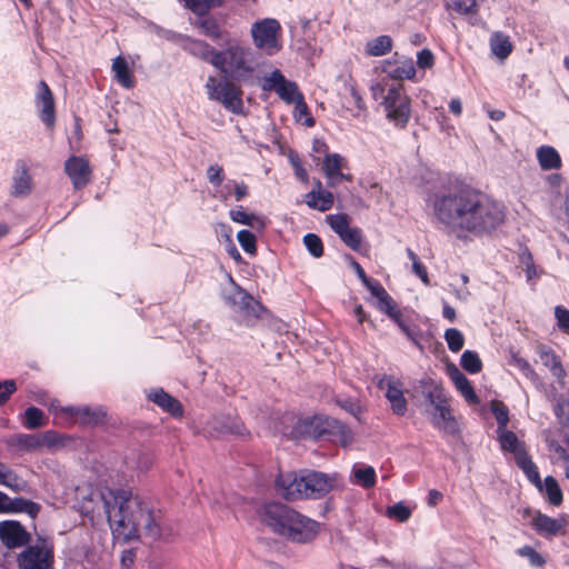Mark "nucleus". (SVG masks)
<instances>
[{
  "mask_svg": "<svg viewBox=\"0 0 569 569\" xmlns=\"http://www.w3.org/2000/svg\"><path fill=\"white\" fill-rule=\"evenodd\" d=\"M516 462H517L518 467L527 476L528 480L532 485H535L539 490H542V481L540 479L538 468L532 462L530 457L527 453H520V456L517 457Z\"/></svg>",
  "mask_w": 569,
  "mask_h": 569,
  "instance_id": "obj_42",
  "label": "nucleus"
},
{
  "mask_svg": "<svg viewBox=\"0 0 569 569\" xmlns=\"http://www.w3.org/2000/svg\"><path fill=\"white\" fill-rule=\"evenodd\" d=\"M508 363L517 368L530 381L537 382L539 380L535 369L525 358L520 357L519 353L511 351Z\"/></svg>",
  "mask_w": 569,
  "mask_h": 569,
  "instance_id": "obj_45",
  "label": "nucleus"
},
{
  "mask_svg": "<svg viewBox=\"0 0 569 569\" xmlns=\"http://www.w3.org/2000/svg\"><path fill=\"white\" fill-rule=\"evenodd\" d=\"M0 486H4L14 492H20L26 489L27 482L9 466L0 461Z\"/></svg>",
  "mask_w": 569,
  "mask_h": 569,
  "instance_id": "obj_36",
  "label": "nucleus"
},
{
  "mask_svg": "<svg viewBox=\"0 0 569 569\" xmlns=\"http://www.w3.org/2000/svg\"><path fill=\"white\" fill-rule=\"evenodd\" d=\"M380 387L387 388L386 398L390 402L392 412L399 417L405 416L408 405L403 396L402 382L393 376H386L381 379Z\"/></svg>",
  "mask_w": 569,
  "mask_h": 569,
  "instance_id": "obj_19",
  "label": "nucleus"
},
{
  "mask_svg": "<svg viewBox=\"0 0 569 569\" xmlns=\"http://www.w3.org/2000/svg\"><path fill=\"white\" fill-rule=\"evenodd\" d=\"M224 299L236 313L244 317H258L262 309L257 300L238 286H233Z\"/></svg>",
  "mask_w": 569,
  "mask_h": 569,
  "instance_id": "obj_15",
  "label": "nucleus"
},
{
  "mask_svg": "<svg viewBox=\"0 0 569 569\" xmlns=\"http://www.w3.org/2000/svg\"><path fill=\"white\" fill-rule=\"evenodd\" d=\"M422 395L425 398V409H433L438 406L446 403V401H450V396L441 386V383L437 382L431 378H426L421 380Z\"/></svg>",
  "mask_w": 569,
  "mask_h": 569,
  "instance_id": "obj_23",
  "label": "nucleus"
},
{
  "mask_svg": "<svg viewBox=\"0 0 569 569\" xmlns=\"http://www.w3.org/2000/svg\"><path fill=\"white\" fill-rule=\"evenodd\" d=\"M222 0H186V6L194 13L206 14L211 8L220 7Z\"/></svg>",
  "mask_w": 569,
  "mask_h": 569,
  "instance_id": "obj_52",
  "label": "nucleus"
},
{
  "mask_svg": "<svg viewBox=\"0 0 569 569\" xmlns=\"http://www.w3.org/2000/svg\"><path fill=\"white\" fill-rule=\"evenodd\" d=\"M229 217L236 223L248 226L258 230H262L266 227V222L262 217L247 212L241 206L231 209L229 211Z\"/></svg>",
  "mask_w": 569,
  "mask_h": 569,
  "instance_id": "obj_35",
  "label": "nucleus"
},
{
  "mask_svg": "<svg viewBox=\"0 0 569 569\" xmlns=\"http://www.w3.org/2000/svg\"><path fill=\"white\" fill-rule=\"evenodd\" d=\"M292 104H295V118L298 121H302L307 127H312L315 124V120L309 114L308 106L305 102L303 94L299 99H297Z\"/></svg>",
  "mask_w": 569,
  "mask_h": 569,
  "instance_id": "obj_53",
  "label": "nucleus"
},
{
  "mask_svg": "<svg viewBox=\"0 0 569 569\" xmlns=\"http://www.w3.org/2000/svg\"><path fill=\"white\" fill-rule=\"evenodd\" d=\"M491 410L498 423L497 430L507 428L509 422L508 408L501 402H493L491 406Z\"/></svg>",
  "mask_w": 569,
  "mask_h": 569,
  "instance_id": "obj_57",
  "label": "nucleus"
},
{
  "mask_svg": "<svg viewBox=\"0 0 569 569\" xmlns=\"http://www.w3.org/2000/svg\"><path fill=\"white\" fill-rule=\"evenodd\" d=\"M433 428L445 435H456L459 432V422L453 416L450 401L433 409H425Z\"/></svg>",
  "mask_w": 569,
  "mask_h": 569,
  "instance_id": "obj_14",
  "label": "nucleus"
},
{
  "mask_svg": "<svg viewBox=\"0 0 569 569\" xmlns=\"http://www.w3.org/2000/svg\"><path fill=\"white\" fill-rule=\"evenodd\" d=\"M237 240L239 242V244L241 246V248L247 252V253H254L256 250H257V247H256V237L252 232L248 231V230H240L237 234Z\"/></svg>",
  "mask_w": 569,
  "mask_h": 569,
  "instance_id": "obj_56",
  "label": "nucleus"
},
{
  "mask_svg": "<svg viewBox=\"0 0 569 569\" xmlns=\"http://www.w3.org/2000/svg\"><path fill=\"white\" fill-rule=\"evenodd\" d=\"M485 0H447L446 7L460 16L473 17L479 12L480 4Z\"/></svg>",
  "mask_w": 569,
  "mask_h": 569,
  "instance_id": "obj_41",
  "label": "nucleus"
},
{
  "mask_svg": "<svg viewBox=\"0 0 569 569\" xmlns=\"http://www.w3.org/2000/svg\"><path fill=\"white\" fill-rule=\"evenodd\" d=\"M349 92H350L349 103L352 104V108H351L352 114L355 117H359L361 114V112H363L366 109L365 101L353 86H349Z\"/></svg>",
  "mask_w": 569,
  "mask_h": 569,
  "instance_id": "obj_61",
  "label": "nucleus"
},
{
  "mask_svg": "<svg viewBox=\"0 0 569 569\" xmlns=\"http://www.w3.org/2000/svg\"><path fill=\"white\" fill-rule=\"evenodd\" d=\"M326 220L346 246L355 251H358L361 248V230L359 228L350 227L346 214H329Z\"/></svg>",
  "mask_w": 569,
  "mask_h": 569,
  "instance_id": "obj_13",
  "label": "nucleus"
},
{
  "mask_svg": "<svg viewBox=\"0 0 569 569\" xmlns=\"http://www.w3.org/2000/svg\"><path fill=\"white\" fill-rule=\"evenodd\" d=\"M567 525V516L561 515L558 518H551L540 511H537L531 520V526L539 536L548 539L565 535Z\"/></svg>",
  "mask_w": 569,
  "mask_h": 569,
  "instance_id": "obj_17",
  "label": "nucleus"
},
{
  "mask_svg": "<svg viewBox=\"0 0 569 569\" xmlns=\"http://www.w3.org/2000/svg\"><path fill=\"white\" fill-rule=\"evenodd\" d=\"M0 540L10 549L22 547L28 542V533L16 521L0 522Z\"/></svg>",
  "mask_w": 569,
  "mask_h": 569,
  "instance_id": "obj_22",
  "label": "nucleus"
},
{
  "mask_svg": "<svg viewBox=\"0 0 569 569\" xmlns=\"http://www.w3.org/2000/svg\"><path fill=\"white\" fill-rule=\"evenodd\" d=\"M303 244L312 257L320 258L323 254V244L319 236L307 233L303 237Z\"/></svg>",
  "mask_w": 569,
  "mask_h": 569,
  "instance_id": "obj_55",
  "label": "nucleus"
},
{
  "mask_svg": "<svg viewBox=\"0 0 569 569\" xmlns=\"http://www.w3.org/2000/svg\"><path fill=\"white\" fill-rule=\"evenodd\" d=\"M181 48L191 56L210 63L212 67L219 51L209 43L190 37L182 38Z\"/></svg>",
  "mask_w": 569,
  "mask_h": 569,
  "instance_id": "obj_25",
  "label": "nucleus"
},
{
  "mask_svg": "<svg viewBox=\"0 0 569 569\" xmlns=\"http://www.w3.org/2000/svg\"><path fill=\"white\" fill-rule=\"evenodd\" d=\"M148 398L163 411L173 417H182L183 407L178 399L167 393L163 389L151 390Z\"/></svg>",
  "mask_w": 569,
  "mask_h": 569,
  "instance_id": "obj_27",
  "label": "nucleus"
},
{
  "mask_svg": "<svg viewBox=\"0 0 569 569\" xmlns=\"http://www.w3.org/2000/svg\"><path fill=\"white\" fill-rule=\"evenodd\" d=\"M370 293L378 300L377 308L385 312L388 317H391L392 313L399 311L396 301L380 283L373 284Z\"/></svg>",
  "mask_w": 569,
  "mask_h": 569,
  "instance_id": "obj_37",
  "label": "nucleus"
},
{
  "mask_svg": "<svg viewBox=\"0 0 569 569\" xmlns=\"http://www.w3.org/2000/svg\"><path fill=\"white\" fill-rule=\"evenodd\" d=\"M447 373L452 381L456 389L460 392V395L463 397V399L469 405H478L479 403V397L477 396L473 387L471 386L468 378L459 370V368L450 363L447 366Z\"/></svg>",
  "mask_w": 569,
  "mask_h": 569,
  "instance_id": "obj_24",
  "label": "nucleus"
},
{
  "mask_svg": "<svg viewBox=\"0 0 569 569\" xmlns=\"http://www.w3.org/2000/svg\"><path fill=\"white\" fill-rule=\"evenodd\" d=\"M537 353L543 366L550 370L551 375L559 381H562L566 376V371L559 356H557L551 348L543 345L538 347Z\"/></svg>",
  "mask_w": 569,
  "mask_h": 569,
  "instance_id": "obj_30",
  "label": "nucleus"
},
{
  "mask_svg": "<svg viewBox=\"0 0 569 569\" xmlns=\"http://www.w3.org/2000/svg\"><path fill=\"white\" fill-rule=\"evenodd\" d=\"M8 513L10 512H26L31 517H36L40 511V506L33 501L27 500L24 498H11V503H9Z\"/></svg>",
  "mask_w": 569,
  "mask_h": 569,
  "instance_id": "obj_46",
  "label": "nucleus"
},
{
  "mask_svg": "<svg viewBox=\"0 0 569 569\" xmlns=\"http://www.w3.org/2000/svg\"><path fill=\"white\" fill-rule=\"evenodd\" d=\"M392 39L387 34L371 39L366 44V53L371 57H380L392 50Z\"/></svg>",
  "mask_w": 569,
  "mask_h": 569,
  "instance_id": "obj_43",
  "label": "nucleus"
},
{
  "mask_svg": "<svg viewBox=\"0 0 569 569\" xmlns=\"http://www.w3.org/2000/svg\"><path fill=\"white\" fill-rule=\"evenodd\" d=\"M277 492L287 500L320 499L340 485L337 473L305 470L280 472L274 481Z\"/></svg>",
  "mask_w": 569,
  "mask_h": 569,
  "instance_id": "obj_3",
  "label": "nucleus"
},
{
  "mask_svg": "<svg viewBox=\"0 0 569 569\" xmlns=\"http://www.w3.org/2000/svg\"><path fill=\"white\" fill-rule=\"evenodd\" d=\"M558 329L569 336V310L563 306H556L553 310Z\"/></svg>",
  "mask_w": 569,
  "mask_h": 569,
  "instance_id": "obj_58",
  "label": "nucleus"
},
{
  "mask_svg": "<svg viewBox=\"0 0 569 569\" xmlns=\"http://www.w3.org/2000/svg\"><path fill=\"white\" fill-rule=\"evenodd\" d=\"M64 172L76 190L86 187L92 177L89 161L83 157L72 156L64 162Z\"/></svg>",
  "mask_w": 569,
  "mask_h": 569,
  "instance_id": "obj_18",
  "label": "nucleus"
},
{
  "mask_svg": "<svg viewBox=\"0 0 569 569\" xmlns=\"http://www.w3.org/2000/svg\"><path fill=\"white\" fill-rule=\"evenodd\" d=\"M431 207L437 228L458 239L489 233L505 220L499 202L472 189L437 193Z\"/></svg>",
  "mask_w": 569,
  "mask_h": 569,
  "instance_id": "obj_1",
  "label": "nucleus"
},
{
  "mask_svg": "<svg viewBox=\"0 0 569 569\" xmlns=\"http://www.w3.org/2000/svg\"><path fill=\"white\" fill-rule=\"evenodd\" d=\"M538 162L543 170L559 169L561 159L558 151L550 146H542L537 150Z\"/></svg>",
  "mask_w": 569,
  "mask_h": 569,
  "instance_id": "obj_39",
  "label": "nucleus"
},
{
  "mask_svg": "<svg viewBox=\"0 0 569 569\" xmlns=\"http://www.w3.org/2000/svg\"><path fill=\"white\" fill-rule=\"evenodd\" d=\"M32 190V177L24 162L17 164L12 177L11 194L14 197H26Z\"/></svg>",
  "mask_w": 569,
  "mask_h": 569,
  "instance_id": "obj_28",
  "label": "nucleus"
},
{
  "mask_svg": "<svg viewBox=\"0 0 569 569\" xmlns=\"http://www.w3.org/2000/svg\"><path fill=\"white\" fill-rule=\"evenodd\" d=\"M198 26L201 28L202 33L212 40L222 37V30L213 18H203L199 21Z\"/></svg>",
  "mask_w": 569,
  "mask_h": 569,
  "instance_id": "obj_54",
  "label": "nucleus"
},
{
  "mask_svg": "<svg viewBox=\"0 0 569 569\" xmlns=\"http://www.w3.org/2000/svg\"><path fill=\"white\" fill-rule=\"evenodd\" d=\"M19 569H54V546L50 539L39 538L17 557Z\"/></svg>",
  "mask_w": 569,
  "mask_h": 569,
  "instance_id": "obj_8",
  "label": "nucleus"
},
{
  "mask_svg": "<svg viewBox=\"0 0 569 569\" xmlns=\"http://www.w3.org/2000/svg\"><path fill=\"white\" fill-rule=\"evenodd\" d=\"M443 339L451 352H459L465 345L462 332L456 328H449L445 331Z\"/></svg>",
  "mask_w": 569,
  "mask_h": 569,
  "instance_id": "obj_50",
  "label": "nucleus"
},
{
  "mask_svg": "<svg viewBox=\"0 0 569 569\" xmlns=\"http://www.w3.org/2000/svg\"><path fill=\"white\" fill-rule=\"evenodd\" d=\"M381 71L392 80L412 79L416 76V68L411 59L400 61L385 60L381 63Z\"/></svg>",
  "mask_w": 569,
  "mask_h": 569,
  "instance_id": "obj_26",
  "label": "nucleus"
},
{
  "mask_svg": "<svg viewBox=\"0 0 569 569\" xmlns=\"http://www.w3.org/2000/svg\"><path fill=\"white\" fill-rule=\"evenodd\" d=\"M79 508L92 521L106 517L118 540H131L141 523L150 529V517L141 511L139 498L128 490H91L81 496Z\"/></svg>",
  "mask_w": 569,
  "mask_h": 569,
  "instance_id": "obj_2",
  "label": "nucleus"
},
{
  "mask_svg": "<svg viewBox=\"0 0 569 569\" xmlns=\"http://www.w3.org/2000/svg\"><path fill=\"white\" fill-rule=\"evenodd\" d=\"M497 433L501 449L513 453L515 459H517L520 453H527L523 442H521L512 431L503 428L497 430Z\"/></svg>",
  "mask_w": 569,
  "mask_h": 569,
  "instance_id": "obj_34",
  "label": "nucleus"
},
{
  "mask_svg": "<svg viewBox=\"0 0 569 569\" xmlns=\"http://www.w3.org/2000/svg\"><path fill=\"white\" fill-rule=\"evenodd\" d=\"M289 162L293 168L296 177L301 181L308 180L307 170L302 167L300 157L296 152H290L288 156Z\"/></svg>",
  "mask_w": 569,
  "mask_h": 569,
  "instance_id": "obj_62",
  "label": "nucleus"
},
{
  "mask_svg": "<svg viewBox=\"0 0 569 569\" xmlns=\"http://www.w3.org/2000/svg\"><path fill=\"white\" fill-rule=\"evenodd\" d=\"M372 97L381 99L387 119L398 128H405L411 117L410 99L401 82L388 84L383 79L371 86Z\"/></svg>",
  "mask_w": 569,
  "mask_h": 569,
  "instance_id": "obj_6",
  "label": "nucleus"
},
{
  "mask_svg": "<svg viewBox=\"0 0 569 569\" xmlns=\"http://www.w3.org/2000/svg\"><path fill=\"white\" fill-rule=\"evenodd\" d=\"M261 88L263 91H273L287 104H292L302 96L298 84L288 80L280 70L274 69L262 79Z\"/></svg>",
  "mask_w": 569,
  "mask_h": 569,
  "instance_id": "obj_10",
  "label": "nucleus"
},
{
  "mask_svg": "<svg viewBox=\"0 0 569 569\" xmlns=\"http://www.w3.org/2000/svg\"><path fill=\"white\" fill-rule=\"evenodd\" d=\"M6 445L21 453L40 450L38 433L12 435L6 439Z\"/></svg>",
  "mask_w": 569,
  "mask_h": 569,
  "instance_id": "obj_29",
  "label": "nucleus"
},
{
  "mask_svg": "<svg viewBox=\"0 0 569 569\" xmlns=\"http://www.w3.org/2000/svg\"><path fill=\"white\" fill-rule=\"evenodd\" d=\"M207 178L212 186L221 187L224 179L222 167L219 164L209 166L207 169Z\"/></svg>",
  "mask_w": 569,
  "mask_h": 569,
  "instance_id": "obj_63",
  "label": "nucleus"
},
{
  "mask_svg": "<svg viewBox=\"0 0 569 569\" xmlns=\"http://www.w3.org/2000/svg\"><path fill=\"white\" fill-rule=\"evenodd\" d=\"M305 202L309 208L325 212L332 208L335 197L328 190L310 191L306 194Z\"/></svg>",
  "mask_w": 569,
  "mask_h": 569,
  "instance_id": "obj_33",
  "label": "nucleus"
},
{
  "mask_svg": "<svg viewBox=\"0 0 569 569\" xmlns=\"http://www.w3.org/2000/svg\"><path fill=\"white\" fill-rule=\"evenodd\" d=\"M227 77H208L204 84L208 99L221 103L226 110L234 114H241L243 112L241 83Z\"/></svg>",
  "mask_w": 569,
  "mask_h": 569,
  "instance_id": "obj_7",
  "label": "nucleus"
},
{
  "mask_svg": "<svg viewBox=\"0 0 569 569\" xmlns=\"http://www.w3.org/2000/svg\"><path fill=\"white\" fill-rule=\"evenodd\" d=\"M112 72L114 80L124 89H132L136 86V79L132 71L129 69L128 62L121 56H118L112 61Z\"/></svg>",
  "mask_w": 569,
  "mask_h": 569,
  "instance_id": "obj_31",
  "label": "nucleus"
},
{
  "mask_svg": "<svg viewBox=\"0 0 569 569\" xmlns=\"http://www.w3.org/2000/svg\"><path fill=\"white\" fill-rule=\"evenodd\" d=\"M461 367L469 373L475 375L481 371L482 362L476 351L466 350L460 358Z\"/></svg>",
  "mask_w": 569,
  "mask_h": 569,
  "instance_id": "obj_48",
  "label": "nucleus"
},
{
  "mask_svg": "<svg viewBox=\"0 0 569 569\" xmlns=\"http://www.w3.org/2000/svg\"><path fill=\"white\" fill-rule=\"evenodd\" d=\"M212 429L218 433H232V435H242L243 426L241 421L236 417L230 416H220L213 418Z\"/></svg>",
  "mask_w": 569,
  "mask_h": 569,
  "instance_id": "obj_38",
  "label": "nucleus"
},
{
  "mask_svg": "<svg viewBox=\"0 0 569 569\" xmlns=\"http://www.w3.org/2000/svg\"><path fill=\"white\" fill-rule=\"evenodd\" d=\"M16 390L17 385L14 380L0 381V406L4 405Z\"/></svg>",
  "mask_w": 569,
  "mask_h": 569,
  "instance_id": "obj_64",
  "label": "nucleus"
},
{
  "mask_svg": "<svg viewBox=\"0 0 569 569\" xmlns=\"http://www.w3.org/2000/svg\"><path fill=\"white\" fill-rule=\"evenodd\" d=\"M411 509L401 501L389 506L386 510V516L388 518L399 522H406L411 517Z\"/></svg>",
  "mask_w": 569,
  "mask_h": 569,
  "instance_id": "obj_51",
  "label": "nucleus"
},
{
  "mask_svg": "<svg viewBox=\"0 0 569 569\" xmlns=\"http://www.w3.org/2000/svg\"><path fill=\"white\" fill-rule=\"evenodd\" d=\"M22 425L30 430L43 427L46 425L43 412L37 407H29L24 411Z\"/></svg>",
  "mask_w": 569,
  "mask_h": 569,
  "instance_id": "obj_49",
  "label": "nucleus"
},
{
  "mask_svg": "<svg viewBox=\"0 0 569 569\" xmlns=\"http://www.w3.org/2000/svg\"><path fill=\"white\" fill-rule=\"evenodd\" d=\"M261 517L276 533L295 542H309L319 532L317 521L282 503H267Z\"/></svg>",
  "mask_w": 569,
  "mask_h": 569,
  "instance_id": "obj_4",
  "label": "nucleus"
},
{
  "mask_svg": "<svg viewBox=\"0 0 569 569\" xmlns=\"http://www.w3.org/2000/svg\"><path fill=\"white\" fill-rule=\"evenodd\" d=\"M141 511L150 517V522L148 523L150 529L144 526V523H141L138 526V530L134 536L131 537L132 539L138 538L141 533L146 535L147 537L153 539V540H170L174 535V529L164 523L163 518L160 515H154L151 512L143 503L141 502Z\"/></svg>",
  "mask_w": 569,
  "mask_h": 569,
  "instance_id": "obj_16",
  "label": "nucleus"
},
{
  "mask_svg": "<svg viewBox=\"0 0 569 569\" xmlns=\"http://www.w3.org/2000/svg\"><path fill=\"white\" fill-rule=\"evenodd\" d=\"M331 435L339 436V440L342 446H348L352 441V432L351 430L340 421L335 419V426H332Z\"/></svg>",
  "mask_w": 569,
  "mask_h": 569,
  "instance_id": "obj_60",
  "label": "nucleus"
},
{
  "mask_svg": "<svg viewBox=\"0 0 569 569\" xmlns=\"http://www.w3.org/2000/svg\"><path fill=\"white\" fill-rule=\"evenodd\" d=\"M38 439L40 442V450L43 448L53 450L64 446V438L60 433L52 430L38 433Z\"/></svg>",
  "mask_w": 569,
  "mask_h": 569,
  "instance_id": "obj_47",
  "label": "nucleus"
},
{
  "mask_svg": "<svg viewBox=\"0 0 569 569\" xmlns=\"http://www.w3.org/2000/svg\"><path fill=\"white\" fill-rule=\"evenodd\" d=\"M407 254L412 261V271L417 274L425 284H429V278L426 267L421 263L418 256L411 250L407 249Z\"/></svg>",
  "mask_w": 569,
  "mask_h": 569,
  "instance_id": "obj_59",
  "label": "nucleus"
},
{
  "mask_svg": "<svg viewBox=\"0 0 569 569\" xmlns=\"http://www.w3.org/2000/svg\"><path fill=\"white\" fill-rule=\"evenodd\" d=\"M280 30L279 21L272 18L254 22L251 26V37L256 48L268 56L277 53L281 49L278 39Z\"/></svg>",
  "mask_w": 569,
  "mask_h": 569,
  "instance_id": "obj_9",
  "label": "nucleus"
},
{
  "mask_svg": "<svg viewBox=\"0 0 569 569\" xmlns=\"http://www.w3.org/2000/svg\"><path fill=\"white\" fill-rule=\"evenodd\" d=\"M50 409L56 413L64 415L71 422L82 426H96L101 423L106 417V411L101 407L67 406L58 408L52 402Z\"/></svg>",
  "mask_w": 569,
  "mask_h": 569,
  "instance_id": "obj_11",
  "label": "nucleus"
},
{
  "mask_svg": "<svg viewBox=\"0 0 569 569\" xmlns=\"http://www.w3.org/2000/svg\"><path fill=\"white\" fill-rule=\"evenodd\" d=\"M350 481L365 489H370L376 485V470L371 466L356 463L351 470Z\"/></svg>",
  "mask_w": 569,
  "mask_h": 569,
  "instance_id": "obj_32",
  "label": "nucleus"
},
{
  "mask_svg": "<svg viewBox=\"0 0 569 569\" xmlns=\"http://www.w3.org/2000/svg\"><path fill=\"white\" fill-rule=\"evenodd\" d=\"M332 426H335V419L328 417L313 416L300 419L293 428V436L297 438L320 439L331 435Z\"/></svg>",
  "mask_w": 569,
  "mask_h": 569,
  "instance_id": "obj_12",
  "label": "nucleus"
},
{
  "mask_svg": "<svg viewBox=\"0 0 569 569\" xmlns=\"http://www.w3.org/2000/svg\"><path fill=\"white\" fill-rule=\"evenodd\" d=\"M548 499V501L552 506H560L563 500L562 490L558 483V481L552 477L548 476L542 481V490Z\"/></svg>",
  "mask_w": 569,
  "mask_h": 569,
  "instance_id": "obj_44",
  "label": "nucleus"
},
{
  "mask_svg": "<svg viewBox=\"0 0 569 569\" xmlns=\"http://www.w3.org/2000/svg\"><path fill=\"white\" fill-rule=\"evenodd\" d=\"M345 162V158L338 153H331L325 157L322 169L329 187H337L342 180H351L350 174L342 172Z\"/></svg>",
  "mask_w": 569,
  "mask_h": 569,
  "instance_id": "obj_21",
  "label": "nucleus"
},
{
  "mask_svg": "<svg viewBox=\"0 0 569 569\" xmlns=\"http://www.w3.org/2000/svg\"><path fill=\"white\" fill-rule=\"evenodd\" d=\"M34 103L41 121L48 128H52L56 122L54 100L49 86L44 81H40L38 84Z\"/></svg>",
  "mask_w": 569,
  "mask_h": 569,
  "instance_id": "obj_20",
  "label": "nucleus"
},
{
  "mask_svg": "<svg viewBox=\"0 0 569 569\" xmlns=\"http://www.w3.org/2000/svg\"><path fill=\"white\" fill-rule=\"evenodd\" d=\"M490 49L493 56L505 60L512 51L510 38L502 32H493L490 37Z\"/></svg>",
  "mask_w": 569,
  "mask_h": 569,
  "instance_id": "obj_40",
  "label": "nucleus"
},
{
  "mask_svg": "<svg viewBox=\"0 0 569 569\" xmlns=\"http://www.w3.org/2000/svg\"><path fill=\"white\" fill-rule=\"evenodd\" d=\"M258 54L238 40H228L213 61V68L233 81L248 86L260 80Z\"/></svg>",
  "mask_w": 569,
  "mask_h": 569,
  "instance_id": "obj_5",
  "label": "nucleus"
}]
</instances>
